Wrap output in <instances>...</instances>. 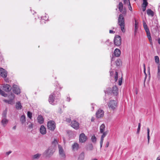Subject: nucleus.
Returning <instances> with one entry per match:
<instances>
[{
  "label": "nucleus",
  "mask_w": 160,
  "mask_h": 160,
  "mask_svg": "<svg viewBox=\"0 0 160 160\" xmlns=\"http://www.w3.org/2000/svg\"><path fill=\"white\" fill-rule=\"evenodd\" d=\"M143 26L146 32L147 37L150 43H152V40L149 29L146 23L144 22L143 23Z\"/></svg>",
  "instance_id": "3"
},
{
  "label": "nucleus",
  "mask_w": 160,
  "mask_h": 160,
  "mask_svg": "<svg viewBox=\"0 0 160 160\" xmlns=\"http://www.w3.org/2000/svg\"><path fill=\"white\" fill-rule=\"evenodd\" d=\"M51 94L56 99H58V98L60 96V93L58 92H54Z\"/></svg>",
  "instance_id": "21"
},
{
  "label": "nucleus",
  "mask_w": 160,
  "mask_h": 160,
  "mask_svg": "<svg viewBox=\"0 0 160 160\" xmlns=\"http://www.w3.org/2000/svg\"><path fill=\"white\" fill-rule=\"evenodd\" d=\"M40 132L42 134H45L46 133V130L45 127L43 125H42L40 129Z\"/></svg>",
  "instance_id": "14"
},
{
  "label": "nucleus",
  "mask_w": 160,
  "mask_h": 160,
  "mask_svg": "<svg viewBox=\"0 0 160 160\" xmlns=\"http://www.w3.org/2000/svg\"><path fill=\"white\" fill-rule=\"evenodd\" d=\"M105 125L104 124H102L100 127V131L101 133H102L104 131Z\"/></svg>",
  "instance_id": "27"
},
{
  "label": "nucleus",
  "mask_w": 160,
  "mask_h": 160,
  "mask_svg": "<svg viewBox=\"0 0 160 160\" xmlns=\"http://www.w3.org/2000/svg\"><path fill=\"white\" fill-rule=\"evenodd\" d=\"M147 1V0H143V3L142 6H147L148 3Z\"/></svg>",
  "instance_id": "40"
},
{
  "label": "nucleus",
  "mask_w": 160,
  "mask_h": 160,
  "mask_svg": "<svg viewBox=\"0 0 160 160\" xmlns=\"http://www.w3.org/2000/svg\"><path fill=\"white\" fill-rule=\"evenodd\" d=\"M3 90L6 92H9L12 89L11 86L8 84H4L3 86Z\"/></svg>",
  "instance_id": "13"
},
{
  "label": "nucleus",
  "mask_w": 160,
  "mask_h": 160,
  "mask_svg": "<svg viewBox=\"0 0 160 160\" xmlns=\"http://www.w3.org/2000/svg\"><path fill=\"white\" fill-rule=\"evenodd\" d=\"M118 24L120 26L121 29L123 32H125L124 29L125 22L124 17L122 14H121L119 15L118 21Z\"/></svg>",
  "instance_id": "1"
},
{
  "label": "nucleus",
  "mask_w": 160,
  "mask_h": 160,
  "mask_svg": "<svg viewBox=\"0 0 160 160\" xmlns=\"http://www.w3.org/2000/svg\"><path fill=\"white\" fill-rule=\"evenodd\" d=\"M118 74L117 72H115V76L114 77L115 81L116 82L118 79Z\"/></svg>",
  "instance_id": "39"
},
{
  "label": "nucleus",
  "mask_w": 160,
  "mask_h": 160,
  "mask_svg": "<svg viewBox=\"0 0 160 160\" xmlns=\"http://www.w3.org/2000/svg\"><path fill=\"white\" fill-rule=\"evenodd\" d=\"M55 151L54 148L53 147L51 146L48 148L47 151L46 155L47 157H50L52 155Z\"/></svg>",
  "instance_id": "6"
},
{
  "label": "nucleus",
  "mask_w": 160,
  "mask_h": 160,
  "mask_svg": "<svg viewBox=\"0 0 160 160\" xmlns=\"http://www.w3.org/2000/svg\"><path fill=\"white\" fill-rule=\"evenodd\" d=\"M33 124L32 123H31L28 126V127L29 128L32 129L33 128Z\"/></svg>",
  "instance_id": "48"
},
{
  "label": "nucleus",
  "mask_w": 160,
  "mask_h": 160,
  "mask_svg": "<svg viewBox=\"0 0 160 160\" xmlns=\"http://www.w3.org/2000/svg\"><path fill=\"white\" fill-rule=\"evenodd\" d=\"M116 65L117 66H119L120 65V61L118 60H117L116 61Z\"/></svg>",
  "instance_id": "45"
},
{
  "label": "nucleus",
  "mask_w": 160,
  "mask_h": 160,
  "mask_svg": "<svg viewBox=\"0 0 160 160\" xmlns=\"http://www.w3.org/2000/svg\"><path fill=\"white\" fill-rule=\"evenodd\" d=\"M114 41L115 45L118 46H119L121 44V37L118 35H115Z\"/></svg>",
  "instance_id": "5"
},
{
  "label": "nucleus",
  "mask_w": 160,
  "mask_h": 160,
  "mask_svg": "<svg viewBox=\"0 0 160 160\" xmlns=\"http://www.w3.org/2000/svg\"><path fill=\"white\" fill-rule=\"evenodd\" d=\"M7 109L6 108L5 110H4L2 114V118H7Z\"/></svg>",
  "instance_id": "28"
},
{
  "label": "nucleus",
  "mask_w": 160,
  "mask_h": 160,
  "mask_svg": "<svg viewBox=\"0 0 160 160\" xmlns=\"http://www.w3.org/2000/svg\"><path fill=\"white\" fill-rule=\"evenodd\" d=\"M128 1H129V6L128 7L130 11H132V7L130 5V3L129 1L128 0Z\"/></svg>",
  "instance_id": "44"
},
{
  "label": "nucleus",
  "mask_w": 160,
  "mask_h": 160,
  "mask_svg": "<svg viewBox=\"0 0 160 160\" xmlns=\"http://www.w3.org/2000/svg\"><path fill=\"white\" fill-rule=\"evenodd\" d=\"M86 149L87 150L91 151L92 150L93 147L92 143H89L86 146Z\"/></svg>",
  "instance_id": "22"
},
{
  "label": "nucleus",
  "mask_w": 160,
  "mask_h": 160,
  "mask_svg": "<svg viewBox=\"0 0 160 160\" xmlns=\"http://www.w3.org/2000/svg\"><path fill=\"white\" fill-rule=\"evenodd\" d=\"M0 94L5 97H7L8 96V94L6 93L4 91L2 90L0 88Z\"/></svg>",
  "instance_id": "32"
},
{
  "label": "nucleus",
  "mask_w": 160,
  "mask_h": 160,
  "mask_svg": "<svg viewBox=\"0 0 160 160\" xmlns=\"http://www.w3.org/2000/svg\"><path fill=\"white\" fill-rule=\"evenodd\" d=\"M158 78L160 79V64H158Z\"/></svg>",
  "instance_id": "35"
},
{
  "label": "nucleus",
  "mask_w": 160,
  "mask_h": 160,
  "mask_svg": "<svg viewBox=\"0 0 160 160\" xmlns=\"http://www.w3.org/2000/svg\"><path fill=\"white\" fill-rule=\"evenodd\" d=\"M66 121L67 122L70 123L71 121V119L70 118H67L66 119Z\"/></svg>",
  "instance_id": "47"
},
{
  "label": "nucleus",
  "mask_w": 160,
  "mask_h": 160,
  "mask_svg": "<svg viewBox=\"0 0 160 160\" xmlns=\"http://www.w3.org/2000/svg\"><path fill=\"white\" fill-rule=\"evenodd\" d=\"M96 116L98 118L102 117L104 115V111L100 109H99L96 113Z\"/></svg>",
  "instance_id": "10"
},
{
  "label": "nucleus",
  "mask_w": 160,
  "mask_h": 160,
  "mask_svg": "<svg viewBox=\"0 0 160 160\" xmlns=\"http://www.w3.org/2000/svg\"><path fill=\"white\" fill-rule=\"evenodd\" d=\"M108 131H106L105 132H102V135L101 138V140H103L104 138V137H105V136L107 135V134H108Z\"/></svg>",
  "instance_id": "31"
},
{
  "label": "nucleus",
  "mask_w": 160,
  "mask_h": 160,
  "mask_svg": "<svg viewBox=\"0 0 160 160\" xmlns=\"http://www.w3.org/2000/svg\"><path fill=\"white\" fill-rule=\"evenodd\" d=\"M59 153L61 160H66V155L62 146L58 145Z\"/></svg>",
  "instance_id": "2"
},
{
  "label": "nucleus",
  "mask_w": 160,
  "mask_h": 160,
  "mask_svg": "<svg viewBox=\"0 0 160 160\" xmlns=\"http://www.w3.org/2000/svg\"><path fill=\"white\" fill-rule=\"evenodd\" d=\"M20 121L22 124L25 122L26 117L25 115H22L21 117L20 118Z\"/></svg>",
  "instance_id": "24"
},
{
  "label": "nucleus",
  "mask_w": 160,
  "mask_h": 160,
  "mask_svg": "<svg viewBox=\"0 0 160 160\" xmlns=\"http://www.w3.org/2000/svg\"><path fill=\"white\" fill-rule=\"evenodd\" d=\"M147 138L148 139V143H149V139H150V136H149L150 130H149V129L148 128H147Z\"/></svg>",
  "instance_id": "36"
},
{
  "label": "nucleus",
  "mask_w": 160,
  "mask_h": 160,
  "mask_svg": "<svg viewBox=\"0 0 160 160\" xmlns=\"http://www.w3.org/2000/svg\"><path fill=\"white\" fill-rule=\"evenodd\" d=\"M15 108L17 110H20L22 109V106L21 105L20 102H16Z\"/></svg>",
  "instance_id": "19"
},
{
  "label": "nucleus",
  "mask_w": 160,
  "mask_h": 160,
  "mask_svg": "<svg viewBox=\"0 0 160 160\" xmlns=\"http://www.w3.org/2000/svg\"><path fill=\"white\" fill-rule=\"evenodd\" d=\"M12 89L13 92L17 94L18 95L20 94L21 92V90L19 87L15 84H14L12 87Z\"/></svg>",
  "instance_id": "8"
},
{
  "label": "nucleus",
  "mask_w": 160,
  "mask_h": 160,
  "mask_svg": "<svg viewBox=\"0 0 160 160\" xmlns=\"http://www.w3.org/2000/svg\"><path fill=\"white\" fill-rule=\"evenodd\" d=\"M142 11L143 12H144L145 11V10L146 9V7L147 6H142Z\"/></svg>",
  "instance_id": "50"
},
{
  "label": "nucleus",
  "mask_w": 160,
  "mask_h": 160,
  "mask_svg": "<svg viewBox=\"0 0 160 160\" xmlns=\"http://www.w3.org/2000/svg\"><path fill=\"white\" fill-rule=\"evenodd\" d=\"M122 78H119L118 80V85L119 86L121 85L122 84Z\"/></svg>",
  "instance_id": "43"
},
{
  "label": "nucleus",
  "mask_w": 160,
  "mask_h": 160,
  "mask_svg": "<svg viewBox=\"0 0 160 160\" xmlns=\"http://www.w3.org/2000/svg\"><path fill=\"white\" fill-rule=\"evenodd\" d=\"M158 43L160 45V38H159L158 40Z\"/></svg>",
  "instance_id": "60"
},
{
  "label": "nucleus",
  "mask_w": 160,
  "mask_h": 160,
  "mask_svg": "<svg viewBox=\"0 0 160 160\" xmlns=\"http://www.w3.org/2000/svg\"><path fill=\"white\" fill-rule=\"evenodd\" d=\"M155 60L156 63L159 64V59L158 56H155Z\"/></svg>",
  "instance_id": "37"
},
{
  "label": "nucleus",
  "mask_w": 160,
  "mask_h": 160,
  "mask_svg": "<svg viewBox=\"0 0 160 160\" xmlns=\"http://www.w3.org/2000/svg\"><path fill=\"white\" fill-rule=\"evenodd\" d=\"M143 67H144V72L145 73V74L146 75L147 74L145 72L146 69H145V65L144 64H143Z\"/></svg>",
  "instance_id": "51"
},
{
  "label": "nucleus",
  "mask_w": 160,
  "mask_h": 160,
  "mask_svg": "<svg viewBox=\"0 0 160 160\" xmlns=\"http://www.w3.org/2000/svg\"><path fill=\"white\" fill-rule=\"evenodd\" d=\"M41 155V154L37 153L33 156L32 158L33 159H38L40 158Z\"/></svg>",
  "instance_id": "33"
},
{
  "label": "nucleus",
  "mask_w": 160,
  "mask_h": 160,
  "mask_svg": "<svg viewBox=\"0 0 160 160\" xmlns=\"http://www.w3.org/2000/svg\"><path fill=\"white\" fill-rule=\"evenodd\" d=\"M4 78V80L5 81L7 82H9V80L8 79V78Z\"/></svg>",
  "instance_id": "49"
},
{
  "label": "nucleus",
  "mask_w": 160,
  "mask_h": 160,
  "mask_svg": "<svg viewBox=\"0 0 160 160\" xmlns=\"http://www.w3.org/2000/svg\"><path fill=\"white\" fill-rule=\"evenodd\" d=\"M4 101L6 103H8V104H12V100L10 99L9 100H4Z\"/></svg>",
  "instance_id": "41"
},
{
  "label": "nucleus",
  "mask_w": 160,
  "mask_h": 160,
  "mask_svg": "<svg viewBox=\"0 0 160 160\" xmlns=\"http://www.w3.org/2000/svg\"><path fill=\"white\" fill-rule=\"evenodd\" d=\"M48 129L51 131H54L56 128V124L54 121L50 120L47 123Z\"/></svg>",
  "instance_id": "4"
},
{
  "label": "nucleus",
  "mask_w": 160,
  "mask_h": 160,
  "mask_svg": "<svg viewBox=\"0 0 160 160\" xmlns=\"http://www.w3.org/2000/svg\"><path fill=\"white\" fill-rule=\"evenodd\" d=\"M135 20V33H136L137 32V30L138 28V22L137 21L136 19H134Z\"/></svg>",
  "instance_id": "25"
},
{
  "label": "nucleus",
  "mask_w": 160,
  "mask_h": 160,
  "mask_svg": "<svg viewBox=\"0 0 160 160\" xmlns=\"http://www.w3.org/2000/svg\"><path fill=\"white\" fill-rule=\"evenodd\" d=\"M94 120L95 119L93 117H92L91 119V121L92 122H94Z\"/></svg>",
  "instance_id": "55"
},
{
  "label": "nucleus",
  "mask_w": 160,
  "mask_h": 160,
  "mask_svg": "<svg viewBox=\"0 0 160 160\" xmlns=\"http://www.w3.org/2000/svg\"><path fill=\"white\" fill-rule=\"evenodd\" d=\"M54 142H56V143H58L57 141V140H55Z\"/></svg>",
  "instance_id": "62"
},
{
  "label": "nucleus",
  "mask_w": 160,
  "mask_h": 160,
  "mask_svg": "<svg viewBox=\"0 0 160 160\" xmlns=\"http://www.w3.org/2000/svg\"><path fill=\"white\" fill-rule=\"evenodd\" d=\"M115 32L112 30H109V33H114Z\"/></svg>",
  "instance_id": "54"
},
{
  "label": "nucleus",
  "mask_w": 160,
  "mask_h": 160,
  "mask_svg": "<svg viewBox=\"0 0 160 160\" xmlns=\"http://www.w3.org/2000/svg\"><path fill=\"white\" fill-rule=\"evenodd\" d=\"M56 98L54 97L51 94L49 98L48 101L49 102L52 104H54V102Z\"/></svg>",
  "instance_id": "15"
},
{
  "label": "nucleus",
  "mask_w": 160,
  "mask_h": 160,
  "mask_svg": "<svg viewBox=\"0 0 160 160\" xmlns=\"http://www.w3.org/2000/svg\"><path fill=\"white\" fill-rule=\"evenodd\" d=\"M72 147L73 149H76V150H78L79 147L78 144L77 143H74L72 145Z\"/></svg>",
  "instance_id": "30"
},
{
  "label": "nucleus",
  "mask_w": 160,
  "mask_h": 160,
  "mask_svg": "<svg viewBox=\"0 0 160 160\" xmlns=\"http://www.w3.org/2000/svg\"><path fill=\"white\" fill-rule=\"evenodd\" d=\"M140 127H141V123H138V128L137 129V133H139V132H140Z\"/></svg>",
  "instance_id": "42"
},
{
  "label": "nucleus",
  "mask_w": 160,
  "mask_h": 160,
  "mask_svg": "<svg viewBox=\"0 0 160 160\" xmlns=\"http://www.w3.org/2000/svg\"><path fill=\"white\" fill-rule=\"evenodd\" d=\"M70 100V97H67V101L68 102H69Z\"/></svg>",
  "instance_id": "56"
},
{
  "label": "nucleus",
  "mask_w": 160,
  "mask_h": 160,
  "mask_svg": "<svg viewBox=\"0 0 160 160\" xmlns=\"http://www.w3.org/2000/svg\"><path fill=\"white\" fill-rule=\"evenodd\" d=\"M92 108V110L93 111L94 109V107L93 106H92L91 107Z\"/></svg>",
  "instance_id": "61"
},
{
  "label": "nucleus",
  "mask_w": 160,
  "mask_h": 160,
  "mask_svg": "<svg viewBox=\"0 0 160 160\" xmlns=\"http://www.w3.org/2000/svg\"><path fill=\"white\" fill-rule=\"evenodd\" d=\"M16 126H13V127L12 129H13L15 130L16 129Z\"/></svg>",
  "instance_id": "59"
},
{
  "label": "nucleus",
  "mask_w": 160,
  "mask_h": 160,
  "mask_svg": "<svg viewBox=\"0 0 160 160\" xmlns=\"http://www.w3.org/2000/svg\"><path fill=\"white\" fill-rule=\"evenodd\" d=\"M120 54L121 51L118 48L115 49L114 52V54L115 56L118 57L120 55Z\"/></svg>",
  "instance_id": "17"
},
{
  "label": "nucleus",
  "mask_w": 160,
  "mask_h": 160,
  "mask_svg": "<svg viewBox=\"0 0 160 160\" xmlns=\"http://www.w3.org/2000/svg\"><path fill=\"white\" fill-rule=\"evenodd\" d=\"M118 89L117 86H114L112 88V92L114 95H117L118 94Z\"/></svg>",
  "instance_id": "16"
},
{
  "label": "nucleus",
  "mask_w": 160,
  "mask_h": 160,
  "mask_svg": "<svg viewBox=\"0 0 160 160\" xmlns=\"http://www.w3.org/2000/svg\"><path fill=\"white\" fill-rule=\"evenodd\" d=\"M110 75L112 76L113 74V72H112V71L110 72Z\"/></svg>",
  "instance_id": "58"
},
{
  "label": "nucleus",
  "mask_w": 160,
  "mask_h": 160,
  "mask_svg": "<svg viewBox=\"0 0 160 160\" xmlns=\"http://www.w3.org/2000/svg\"><path fill=\"white\" fill-rule=\"evenodd\" d=\"M123 8V5L122 2H120L119 3L118 5V9L120 12H122Z\"/></svg>",
  "instance_id": "29"
},
{
  "label": "nucleus",
  "mask_w": 160,
  "mask_h": 160,
  "mask_svg": "<svg viewBox=\"0 0 160 160\" xmlns=\"http://www.w3.org/2000/svg\"><path fill=\"white\" fill-rule=\"evenodd\" d=\"M125 4L128 3V2H129L128 0H123Z\"/></svg>",
  "instance_id": "53"
},
{
  "label": "nucleus",
  "mask_w": 160,
  "mask_h": 160,
  "mask_svg": "<svg viewBox=\"0 0 160 160\" xmlns=\"http://www.w3.org/2000/svg\"><path fill=\"white\" fill-rule=\"evenodd\" d=\"M2 120L1 121V123L2 125L4 126H5V125L7 124L8 122V119L7 118H2Z\"/></svg>",
  "instance_id": "20"
},
{
  "label": "nucleus",
  "mask_w": 160,
  "mask_h": 160,
  "mask_svg": "<svg viewBox=\"0 0 160 160\" xmlns=\"http://www.w3.org/2000/svg\"><path fill=\"white\" fill-rule=\"evenodd\" d=\"M87 139V137L85 136V134L82 133L80 134L79 136V141L81 142H85Z\"/></svg>",
  "instance_id": "12"
},
{
  "label": "nucleus",
  "mask_w": 160,
  "mask_h": 160,
  "mask_svg": "<svg viewBox=\"0 0 160 160\" xmlns=\"http://www.w3.org/2000/svg\"><path fill=\"white\" fill-rule=\"evenodd\" d=\"M109 145V142H108L106 144L105 147L108 148Z\"/></svg>",
  "instance_id": "52"
},
{
  "label": "nucleus",
  "mask_w": 160,
  "mask_h": 160,
  "mask_svg": "<svg viewBox=\"0 0 160 160\" xmlns=\"http://www.w3.org/2000/svg\"><path fill=\"white\" fill-rule=\"evenodd\" d=\"M38 122L40 124H42L44 122V119L41 115H39L37 118Z\"/></svg>",
  "instance_id": "18"
},
{
  "label": "nucleus",
  "mask_w": 160,
  "mask_h": 160,
  "mask_svg": "<svg viewBox=\"0 0 160 160\" xmlns=\"http://www.w3.org/2000/svg\"><path fill=\"white\" fill-rule=\"evenodd\" d=\"M108 106L109 108H111L114 110L117 106V101L114 100H111L110 101Z\"/></svg>",
  "instance_id": "7"
},
{
  "label": "nucleus",
  "mask_w": 160,
  "mask_h": 160,
  "mask_svg": "<svg viewBox=\"0 0 160 160\" xmlns=\"http://www.w3.org/2000/svg\"><path fill=\"white\" fill-rule=\"evenodd\" d=\"M11 153V151H8V152H6V154H7V155H9Z\"/></svg>",
  "instance_id": "57"
},
{
  "label": "nucleus",
  "mask_w": 160,
  "mask_h": 160,
  "mask_svg": "<svg viewBox=\"0 0 160 160\" xmlns=\"http://www.w3.org/2000/svg\"><path fill=\"white\" fill-rule=\"evenodd\" d=\"M147 13L149 16L153 17L154 15V12L150 9H148L147 10Z\"/></svg>",
  "instance_id": "23"
},
{
  "label": "nucleus",
  "mask_w": 160,
  "mask_h": 160,
  "mask_svg": "<svg viewBox=\"0 0 160 160\" xmlns=\"http://www.w3.org/2000/svg\"><path fill=\"white\" fill-rule=\"evenodd\" d=\"M84 152H82L79 155L78 158V160H83L84 158Z\"/></svg>",
  "instance_id": "26"
},
{
  "label": "nucleus",
  "mask_w": 160,
  "mask_h": 160,
  "mask_svg": "<svg viewBox=\"0 0 160 160\" xmlns=\"http://www.w3.org/2000/svg\"><path fill=\"white\" fill-rule=\"evenodd\" d=\"M0 75L3 78H5L7 76V72L4 69L0 68Z\"/></svg>",
  "instance_id": "11"
},
{
  "label": "nucleus",
  "mask_w": 160,
  "mask_h": 160,
  "mask_svg": "<svg viewBox=\"0 0 160 160\" xmlns=\"http://www.w3.org/2000/svg\"><path fill=\"white\" fill-rule=\"evenodd\" d=\"M108 89L110 91H111V88H108Z\"/></svg>",
  "instance_id": "63"
},
{
  "label": "nucleus",
  "mask_w": 160,
  "mask_h": 160,
  "mask_svg": "<svg viewBox=\"0 0 160 160\" xmlns=\"http://www.w3.org/2000/svg\"><path fill=\"white\" fill-rule=\"evenodd\" d=\"M71 126L76 130L79 128V123L75 120L72 121L71 123Z\"/></svg>",
  "instance_id": "9"
},
{
  "label": "nucleus",
  "mask_w": 160,
  "mask_h": 160,
  "mask_svg": "<svg viewBox=\"0 0 160 160\" xmlns=\"http://www.w3.org/2000/svg\"><path fill=\"white\" fill-rule=\"evenodd\" d=\"M91 140L93 143H96L97 141V138L95 135H94L92 136Z\"/></svg>",
  "instance_id": "34"
},
{
  "label": "nucleus",
  "mask_w": 160,
  "mask_h": 160,
  "mask_svg": "<svg viewBox=\"0 0 160 160\" xmlns=\"http://www.w3.org/2000/svg\"><path fill=\"white\" fill-rule=\"evenodd\" d=\"M27 116L29 118L31 119L32 118V113L30 111H28L27 113Z\"/></svg>",
  "instance_id": "38"
},
{
  "label": "nucleus",
  "mask_w": 160,
  "mask_h": 160,
  "mask_svg": "<svg viewBox=\"0 0 160 160\" xmlns=\"http://www.w3.org/2000/svg\"><path fill=\"white\" fill-rule=\"evenodd\" d=\"M103 141V140H100V148H102V147Z\"/></svg>",
  "instance_id": "46"
},
{
  "label": "nucleus",
  "mask_w": 160,
  "mask_h": 160,
  "mask_svg": "<svg viewBox=\"0 0 160 160\" xmlns=\"http://www.w3.org/2000/svg\"><path fill=\"white\" fill-rule=\"evenodd\" d=\"M125 13H126V12L125 11H123L122 12V13L123 14H125Z\"/></svg>",
  "instance_id": "64"
}]
</instances>
